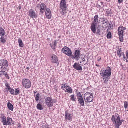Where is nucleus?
Segmentation results:
<instances>
[{
	"instance_id": "obj_1",
	"label": "nucleus",
	"mask_w": 128,
	"mask_h": 128,
	"mask_svg": "<svg viewBox=\"0 0 128 128\" xmlns=\"http://www.w3.org/2000/svg\"><path fill=\"white\" fill-rule=\"evenodd\" d=\"M111 74V68L109 66H108L106 70L100 71V74L102 76L104 83H106L108 81Z\"/></svg>"
},
{
	"instance_id": "obj_2",
	"label": "nucleus",
	"mask_w": 128,
	"mask_h": 128,
	"mask_svg": "<svg viewBox=\"0 0 128 128\" xmlns=\"http://www.w3.org/2000/svg\"><path fill=\"white\" fill-rule=\"evenodd\" d=\"M45 103L47 106L50 107L52 106L54 103H56V101L54 100H53L51 97H46L44 100Z\"/></svg>"
},
{
	"instance_id": "obj_3",
	"label": "nucleus",
	"mask_w": 128,
	"mask_h": 128,
	"mask_svg": "<svg viewBox=\"0 0 128 128\" xmlns=\"http://www.w3.org/2000/svg\"><path fill=\"white\" fill-rule=\"evenodd\" d=\"M39 8L40 9V14H43L47 8L46 5L44 3H41L40 4H38L36 8Z\"/></svg>"
},
{
	"instance_id": "obj_4",
	"label": "nucleus",
	"mask_w": 128,
	"mask_h": 128,
	"mask_svg": "<svg viewBox=\"0 0 128 128\" xmlns=\"http://www.w3.org/2000/svg\"><path fill=\"white\" fill-rule=\"evenodd\" d=\"M22 84L24 87L27 88H29L31 86V82L28 79H23L22 80Z\"/></svg>"
},
{
	"instance_id": "obj_5",
	"label": "nucleus",
	"mask_w": 128,
	"mask_h": 128,
	"mask_svg": "<svg viewBox=\"0 0 128 128\" xmlns=\"http://www.w3.org/2000/svg\"><path fill=\"white\" fill-rule=\"evenodd\" d=\"M80 51L79 50H76L74 53H73V55L72 54L71 56L72 58L73 59H75L76 60H79L80 58Z\"/></svg>"
},
{
	"instance_id": "obj_6",
	"label": "nucleus",
	"mask_w": 128,
	"mask_h": 128,
	"mask_svg": "<svg viewBox=\"0 0 128 128\" xmlns=\"http://www.w3.org/2000/svg\"><path fill=\"white\" fill-rule=\"evenodd\" d=\"M62 52L66 54L69 56H70L72 55V52L70 49L66 46H64L62 49Z\"/></svg>"
},
{
	"instance_id": "obj_7",
	"label": "nucleus",
	"mask_w": 128,
	"mask_h": 128,
	"mask_svg": "<svg viewBox=\"0 0 128 128\" xmlns=\"http://www.w3.org/2000/svg\"><path fill=\"white\" fill-rule=\"evenodd\" d=\"M28 15L30 18L33 19L36 18L37 17V15L36 12L32 9H30L28 12Z\"/></svg>"
},
{
	"instance_id": "obj_8",
	"label": "nucleus",
	"mask_w": 128,
	"mask_h": 128,
	"mask_svg": "<svg viewBox=\"0 0 128 128\" xmlns=\"http://www.w3.org/2000/svg\"><path fill=\"white\" fill-rule=\"evenodd\" d=\"M60 8L62 10H66V4L65 0H62L60 3Z\"/></svg>"
},
{
	"instance_id": "obj_9",
	"label": "nucleus",
	"mask_w": 128,
	"mask_h": 128,
	"mask_svg": "<svg viewBox=\"0 0 128 128\" xmlns=\"http://www.w3.org/2000/svg\"><path fill=\"white\" fill-rule=\"evenodd\" d=\"M103 20L102 21V27L103 28H106L108 26L109 24L108 21L106 18H102Z\"/></svg>"
},
{
	"instance_id": "obj_10",
	"label": "nucleus",
	"mask_w": 128,
	"mask_h": 128,
	"mask_svg": "<svg viewBox=\"0 0 128 128\" xmlns=\"http://www.w3.org/2000/svg\"><path fill=\"white\" fill-rule=\"evenodd\" d=\"M118 34L119 36V38L120 40V42H122L123 41V36L124 31L122 30H120V28H118Z\"/></svg>"
},
{
	"instance_id": "obj_11",
	"label": "nucleus",
	"mask_w": 128,
	"mask_h": 128,
	"mask_svg": "<svg viewBox=\"0 0 128 128\" xmlns=\"http://www.w3.org/2000/svg\"><path fill=\"white\" fill-rule=\"evenodd\" d=\"M74 68L76 70H82V67L80 66V64L75 62L73 65Z\"/></svg>"
},
{
	"instance_id": "obj_12",
	"label": "nucleus",
	"mask_w": 128,
	"mask_h": 128,
	"mask_svg": "<svg viewBox=\"0 0 128 128\" xmlns=\"http://www.w3.org/2000/svg\"><path fill=\"white\" fill-rule=\"evenodd\" d=\"M51 61L52 63H56L58 64V65L59 64V62L58 60V58L57 56L55 55H53L51 57Z\"/></svg>"
},
{
	"instance_id": "obj_13",
	"label": "nucleus",
	"mask_w": 128,
	"mask_h": 128,
	"mask_svg": "<svg viewBox=\"0 0 128 128\" xmlns=\"http://www.w3.org/2000/svg\"><path fill=\"white\" fill-rule=\"evenodd\" d=\"M44 12H45L46 18L48 19H50L51 17V14L50 9L48 8H47Z\"/></svg>"
},
{
	"instance_id": "obj_14",
	"label": "nucleus",
	"mask_w": 128,
	"mask_h": 128,
	"mask_svg": "<svg viewBox=\"0 0 128 128\" xmlns=\"http://www.w3.org/2000/svg\"><path fill=\"white\" fill-rule=\"evenodd\" d=\"M98 15H96L94 18V20L92 24L97 25L100 22V20H98Z\"/></svg>"
},
{
	"instance_id": "obj_15",
	"label": "nucleus",
	"mask_w": 128,
	"mask_h": 128,
	"mask_svg": "<svg viewBox=\"0 0 128 128\" xmlns=\"http://www.w3.org/2000/svg\"><path fill=\"white\" fill-rule=\"evenodd\" d=\"M124 121V120H120V117L118 116L116 119V121L115 123L114 124H116L117 126L118 127L122 124V122Z\"/></svg>"
},
{
	"instance_id": "obj_16",
	"label": "nucleus",
	"mask_w": 128,
	"mask_h": 128,
	"mask_svg": "<svg viewBox=\"0 0 128 128\" xmlns=\"http://www.w3.org/2000/svg\"><path fill=\"white\" fill-rule=\"evenodd\" d=\"M0 65L6 67V68L8 66V63L6 60L3 59L1 60L0 62Z\"/></svg>"
},
{
	"instance_id": "obj_17",
	"label": "nucleus",
	"mask_w": 128,
	"mask_h": 128,
	"mask_svg": "<svg viewBox=\"0 0 128 128\" xmlns=\"http://www.w3.org/2000/svg\"><path fill=\"white\" fill-rule=\"evenodd\" d=\"M6 119L7 125H8L9 126H10L11 125H13L14 124V122L12 120L11 118L8 117Z\"/></svg>"
},
{
	"instance_id": "obj_18",
	"label": "nucleus",
	"mask_w": 128,
	"mask_h": 128,
	"mask_svg": "<svg viewBox=\"0 0 128 128\" xmlns=\"http://www.w3.org/2000/svg\"><path fill=\"white\" fill-rule=\"evenodd\" d=\"M118 116L120 117L118 114L116 113L115 114L114 116H112L111 118V120L114 124L115 123L116 121V119Z\"/></svg>"
},
{
	"instance_id": "obj_19",
	"label": "nucleus",
	"mask_w": 128,
	"mask_h": 128,
	"mask_svg": "<svg viewBox=\"0 0 128 128\" xmlns=\"http://www.w3.org/2000/svg\"><path fill=\"white\" fill-rule=\"evenodd\" d=\"M85 100H84L85 102H90L93 99V95H91V96L88 97V98H85Z\"/></svg>"
},
{
	"instance_id": "obj_20",
	"label": "nucleus",
	"mask_w": 128,
	"mask_h": 128,
	"mask_svg": "<svg viewBox=\"0 0 128 128\" xmlns=\"http://www.w3.org/2000/svg\"><path fill=\"white\" fill-rule=\"evenodd\" d=\"M71 114L68 113L67 111H66L65 114V119L70 120L71 119L72 116Z\"/></svg>"
},
{
	"instance_id": "obj_21",
	"label": "nucleus",
	"mask_w": 128,
	"mask_h": 128,
	"mask_svg": "<svg viewBox=\"0 0 128 128\" xmlns=\"http://www.w3.org/2000/svg\"><path fill=\"white\" fill-rule=\"evenodd\" d=\"M97 26V25H96L92 24H91L90 28L92 32L94 34L96 33V26Z\"/></svg>"
},
{
	"instance_id": "obj_22",
	"label": "nucleus",
	"mask_w": 128,
	"mask_h": 128,
	"mask_svg": "<svg viewBox=\"0 0 128 128\" xmlns=\"http://www.w3.org/2000/svg\"><path fill=\"white\" fill-rule=\"evenodd\" d=\"M1 120L2 122L4 125H7V120L6 119V116L4 115H3V116H2L1 119Z\"/></svg>"
},
{
	"instance_id": "obj_23",
	"label": "nucleus",
	"mask_w": 128,
	"mask_h": 128,
	"mask_svg": "<svg viewBox=\"0 0 128 128\" xmlns=\"http://www.w3.org/2000/svg\"><path fill=\"white\" fill-rule=\"evenodd\" d=\"M78 102L82 106H84V101L83 98H78Z\"/></svg>"
},
{
	"instance_id": "obj_24",
	"label": "nucleus",
	"mask_w": 128,
	"mask_h": 128,
	"mask_svg": "<svg viewBox=\"0 0 128 128\" xmlns=\"http://www.w3.org/2000/svg\"><path fill=\"white\" fill-rule=\"evenodd\" d=\"M7 70L6 67L0 65V72H5Z\"/></svg>"
},
{
	"instance_id": "obj_25",
	"label": "nucleus",
	"mask_w": 128,
	"mask_h": 128,
	"mask_svg": "<svg viewBox=\"0 0 128 128\" xmlns=\"http://www.w3.org/2000/svg\"><path fill=\"white\" fill-rule=\"evenodd\" d=\"M7 107L8 109L11 110L13 111V110L14 108L13 105L11 104L10 102H8L7 103Z\"/></svg>"
},
{
	"instance_id": "obj_26",
	"label": "nucleus",
	"mask_w": 128,
	"mask_h": 128,
	"mask_svg": "<svg viewBox=\"0 0 128 128\" xmlns=\"http://www.w3.org/2000/svg\"><path fill=\"white\" fill-rule=\"evenodd\" d=\"M93 94L91 92H87L85 93L84 95V99L85 100V98H88V97L91 96V95H92Z\"/></svg>"
},
{
	"instance_id": "obj_27",
	"label": "nucleus",
	"mask_w": 128,
	"mask_h": 128,
	"mask_svg": "<svg viewBox=\"0 0 128 128\" xmlns=\"http://www.w3.org/2000/svg\"><path fill=\"white\" fill-rule=\"evenodd\" d=\"M6 33L4 30L0 26V36H4Z\"/></svg>"
},
{
	"instance_id": "obj_28",
	"label": "nucleus",
	"mask_w": 128,
	"mask_h": 128,
	"mask_svg": "<svg viewBox=\"0 0 128 128\" xmlns=\"http://www.w3.org/2000/svg\"><path fill=\"white\" fill-rule=\"evenodd\" d=\"M6 39L4 37V36L1 35V37L0 38V40L1 42L3 43L4 44L6 42Z\"/></svg>"
},
{
	"instance_id": "obj_29",
	"label": "nucleus",
	"mask_w": 128,
	"mask_h": 128,
	"mask_svg": "<svg viewBox=\"0 0 128 128\" xmlns=\"http://www.w3.org/2000/svg\"><path fill=\"white\" fill-rule=\"evenodd\" d=\"M18 42L19 43L20 47H23L24 46V44L23 43L22 41V40L20 38L18 39Z\"/></svg>"
},
{
	"instance_id": "obj_30",
	"label": "nucleus",
	"mask_w": 128,
	"mask_h": 128,
	"mask_svg": "<svg viewBox=\"0 0 128 128\" xmlns=\"http://www.w3.org/2000/svg\"><path fill=\"white\" fill-rule=\"evenodd\" d=\"M68 88H67L66 89V90H65V92H68L69 93H71L72 92V88L69 86V87H68Z\"/></svg>"
},
{
	"instance_id": "obj_31",
	"label": "nucleus",
	"mask_w": 128,
	"mask_h": 128,
	"mask_svg": "<svg viewBox=\"0 0 128 128\" xmlns=\"http://www.w3.org/2000/svg\"><path fill=\"white\" fill-rule=\"evenodd\" d=\"M56 41L54 40V41L53 45H52L51 44H50V46L54 50L55 49V47L56 45Z\"/></svg>"
},
{
	"instance_id": "obj_32",
	"label": "nucleus",
	"mask_w": 128,
	"mask_h": 128,
	"mask_svg": "<svg viewBox=\"0 0 128 128\" xmlns=\"http://www.w3.org/2000/svg\"><path fill=\"white\" fill-rule=\"evenodd\" d=\"M112 9H108L106 11V13L107 14V16H108L109 15L110 16V14H112Z\"/></svg>"
},
{
	"instance_id": "obj_33",
	"label": "nucleus",
	"mask_w": 128,
	"mask_h": 128,
	"mask_svg": "<svg viewBox=\"0 0 128 128\" xmlns=\"http://www.w3.org/2000/svg\"><path fill=\"white\" fill-rule=\"evenodd\" d=\"M36 108L37 109L40 110H41L43 109L42 106L39 103L37 104Z\"/></svg>"
},
{
	"instance_id": "obj_34",
	"label": "nucleus",
	"mask_w": 128,
	"mask_h": 128,
	"mask_svg": "<svg viewBox=\"0 0 128 128\" xmlns=\"http://www.w3.org/2000/svg\"><path fill=\"white\" fill-rule=\"evenodd\" d=\"M14 95H16L20 93V91L19 88H17L15 89L14 91Z\"/></svg>"
},
{
	"instance_id": "obj_35",
	"label": "nucleus",
	"mask_w": 128,
	"mask_h": 128,
	"mask_svg": "<svg viewBox=\"0 0 128 128\" xmlns=\"http://www.w3.org/2000/svg\"><path fill=\"white\" fill-rule=\"evenodd\" d=\"M101 29L100 28V27H97V32L96 34L98 35H100V30Z\"/></svg>"
},
{
	"instance_id": "obj_36",
	"label": "nucleus",
	"mask_w": 128,
	"mask_h": 128,
	"mask_svg": "<svg viewBox=\"0 0 128 128\" xmlns=\"http://www.w3.org/2000/svg\"><path fill=\"white\" fill-rule=\"evenodd\" d=\"M40 94L39 93H38L35 96V99L36 101L39 100L40 98Z\"/></svg>"
},
{
	"instance_id": "obj_37",
	"label": "nucleus",
	"mask_w": 128,
	"mask_h": 128,
	"mask_svg": "<svg viewBox=\"0 0 128 128\" xmlns=\"http://www.w3.org/2000/svg\"><path fill=\"white\" fill-rule=\"evenodd\" d=\"M70 99L73 101H76V97H74V95L73 94L70 96Z\"/></svg>"
},
{
	"instance_id": "obj_38",
	"label": "nucleus",
	"mask_w": 128,
	"mask_h": 128,
	"mask_svg": "<svg viewBox=\"0 0 128 128\" xmlns=\"http://www.w3.org/2000/svg\"><path fill=\"white\" fill-rule=\"evenodd\" d=\"M106 37L108 39H110L112 38L111 32H108L106 35Z\"/></svg>"
},
{
	"instance_id": "obj_39",
	"label": "nucleus",
	"mask_w": 128,
	"mask_h": 128,
	"mask_svg": "<svg viewBox=\"0 0 128 128\" xmlns=\"http://www.w3.org/2000/svg\"><path fill=\"white\" fill-rule=\"evenodd\" d=\"M8 90V91H9L10 93L11 94L14 95V89H13L12 88H11V89H10V90Z\"/></svg>"
},
{
	"instance_id": "obj_40",
	"label": "nucleus",
	"mask_w": 128,
	"mask_h": 128,
	"mask_svg": "<svg viewBox=\"0 0 128 128\" xmlns=\"http://www.w3.org/2000/svg\"><path fill=\"white\" fill-rule=\"evenodd\" d=\"M122 48H118V50H117V54H121L122 52Z\"/></svg>"
},
{
	"instance_id": "obj_41",
	"label": "nucleus",
	"mask_w": 128,
	"mask_h": 128,
	"mask_svg": "<svg viewBox=\"0 0 128 128\" xmlns=\"http://www.w3.org/2000/svg\"><path fill=\"white\" fill-rule=\"evenodd\" d=\"M118 28H120V30H122L124 31L126 29V28L125 27H124L122 26H120L118 27Z\"/></svg>"
},
{
	"instance_id": "obj_42",
	"label": "nucleus",
	"mask_w": 128,
	"mask_h": 128,
	"mask_svg": "<svg viewBox=\"0 0 128 128\" xmlns=\"http://www.w3.org/2000/svg\"><path fill=\"white\" fill-rule=\"evenodd\" d=\"M66 10H62V11L60 12L61 14L64 15H65L66 13Z\"/></svg>"
},
{
	"instance_id": "obj_43",
	"label": "nucleus",
	"mask_w": 128,
	"mask_h": 128,
	"mask_svg": "<svg viewBox=\"0 0 128 128\" xmlns=\"http://www.w3.org/2000/svg\"><path fill=\"white\" fill-rule=\"evenodd\" d=\"M77 98H81L82 97V96L80 94V92H79L77 94Z\"/></svg>"
},
{
	"instance_id": "obj_44",
	"label": "nucleus",
	"mask_w": 128,
	"mask_h": 128,
	"mask_svg": "<svg viewBox=\"0 0 128 128\" xmlns=\"http://www.w3.org/2000/svg\"><path fill=\"white\" fill-rule=\"evenodd\" d=\"M124 107L125 109H126L128 107V104L126 102L124 101Z\"/></svg>"
},
{
	"instance_id": "obj_45",
	"label": "nucleus",
	"mask_w": 128,
	"mask_h": 128,
	"mask_svg": "<svg viewBox=\"0 0 128 128\" xmlns=\"http://www.w3.org/2000/svg\"><path fill=\"white\" fill-rule=\"evenodd\" d=\"M5 86L7 88L8 90H9L11 88L10 87V86L8 84V83L5 84Z\"/></svg>"
},
{
	"instance_id": "obj_46",
	"label": "nucleus",
	"mask_w": 128,
	"mask_h": 128,
	"mask_svg": "<svg viewBox=\"0 0 128 128\" xmlns=\"http://www.w3.org/2000/svg\"><path fill=\"white\" fill-rule=\"evenodd\" d=\"M64 83V84H62V85L64 86V89H66L67 88H68V87H69V86H67L65 83Z\"/></svg>"
},
{
	"instance_id": "obj_47",
	"label": "nucleus",
	"mask_w": 128,
	"mask_h": 128,
	"mask_svg": "<svg viewBox=\"0 0 128 128\" xmlns=\"http://www.w3.org/2000/svg\"><path fill=\"white\" fill-rule=\"evenodd\" d=\"M42 127V128H48V125L46 124L43 125Z\"/></svg>"
},
{
	"instance_id": "obj_48",
	"label": "nucleus",
	"mask_w": 128,
	"mask_h": 128,
	"mask_svg": "<svg viewBox=\"0 0 128 128\" xmlns=\"http://www.w3.org/2000/svg\"><path fill=\"white\" fill-rule=\"evenodd\" d=\"M5 76L6 77V78L9 79L10 78V77L8 76V75L7 72L6 73V74L5 75Z\"/></svg>"
},
{
	"instance_id": "obj_49",
	"label": "nucleus",
	"mask_w": 128,
	"mask_h": 128,
	"mask_svg": "<svg viewBox=\"0 0 128 128\" xmlns=\"http://www.w3.org/2000/svg\"><path fill=\"white\" fill-rule=\"evenodd\" d=\"M122 55L123 56V60H124V59H126V58L125 57V55L124 54V53H122Z\"/></svg>"
},
{
	"instance_id": "obj_50",
	"label": "nucleus",
	"mask_w": 128,
	"mask_h": 128,
	"mask_svg": "<svg viewBox=\"0 0 128 128\" xmlns=\"http://www.w3.org/2000/svg\"><path fill=\"white\" fill-rule=\"evenodd\" d=\"M101 59V57L100 56L98 57L97 58V60L98 61H99Z\"/></svg>"
},
{
	"instance_id": "obj_51",
	"label": "nucleus",
	"mask_w": 128,
	"mask_h": 128,
	"mask_svg": "<svg viewBox=\"0 0 128 128\" xmlns=\"http://www.w3.org/2000/svg\"><path fill=\"white\" fill-rule=\"evenodd\" d=\"M122 0H118V2L119 3H120L122 2Z\"/></svg>"
},
{
	"instance_id": "obj_52",
	"label": "nucleus",
	"mask_w": 128,
	"mask_h": 128,
	"mask_svg": "<svg viewBox=\"0 0 128 128\" xmlns=\"http://www.w3.org/2000/svg\"><path fill=\"white\" fill-rule=\"evenodd\" d=\"M100 4V5L102 6L103 4V2H100V3H99Z\"/></svg>"
},
{
	"instance_id": "obj_53",
	"label": "nucleus",
	"mask_w": 128,
	"mask_h": 128,
	"mask_svg": "<svg viewBox=\"0 0 128 128\" xmlns=\"http://www.w3.org/2000/svg\"><path fill=\"white\" fill-rule=\"evenodd\" d=\"M22 7L20 6H18V8L20 10L21 8Z\"/></svg>"
},
{
	"instance_id": "obj_54",
	"label": "nucleus",
	"mask_w": 128,
	"mask_h": 128,
	"mask_svg": "<svg viewBox=\"0 0 128 128\" xmlns=\"http://www.w3.org/2000/svg\"><path fill=\"white\" fill-rule=\"evenodd\" d=\"M2 75H4V76L6 74V72H2Z\"/></svg>"
},
{
	"instance_id": "obj_55",
	"label": "nucleus",
	"mask_w": 128,
	"mask_h": 128,
	"mask_svg": "<svg viewBox=\"0 0 128 128\" xmlns=\"http://www.w3.org/2000/svg\"><path fill=\"white\" fill-rule=\"evenodd\" d=\"M126 56H127V58L128 59V52H126Z\"/></svg>"
},
{
	"instance_id": "obj_56",
	"label": "nucleus",
	"mask_w": 128,
	"mask_h": 128,
	"mask_svg": "<svg viewBox=\"0 0 128 128\" xmlns=\"http://www.w3.org/2000/svg\"><path fill=\"white\" fill-rule=\"evenodd\" d=\"M64 86H61V88L62 89V90H65V89L64 88Z\"/></svg>"
},
{
	"instance_id": "obj_57",
	"label": "nucleus",
	"mask_w": 128,
	"mask_h": 128,
	"mask_svg": "<svg viewBox=\"0 0 128 128\" xmlns=\"http://www.w3.org/2000/svg\"><path fill=\"white\" fill-rule=\"evenodd\" d=\"M2 72L1 73V72H0V77H1L2 75Z\"/></svg>"
},
{
	"instance_id": "obj_58",
	"label": "nucleus",
	"mask_w": 128,
	"mask_h": 128,
	"mask_svg": "<svg viewBox=\"0 0 128 128\" xmlns=\"http://www.w3.org/2000/svg\"><path fill=\"white\" fill-rule=\"evenodd\" d=\"M82 59L83 60L82 62H84L85 61V59L84 58H82Z\"/></svg>"
},
{
	"instance_id": "obj_59",
	"label": "nucleus",
	"mask_w": 128,
	"mask_h": 128,
	"mask_svg": "<svg viewBox=\"0 0 128 128\" xmlns=\"http://www.w3.org/2000/svg\"><path fill=\"white\" fill-rule=\"evenodd\" d=\"M118 56H119V57H121L122 55L121 54H118Z\"/></svg>"
},
{
	"instance_id": "obj_60",
	"label": "nucleus",
	"mask_w": 128,
	"mask_h": 128,
	"mask_svg": "<svg viewBox=\"0 0 128 128\" xmlns=\"http://www.w3.org/2000/svg\"><path fill=\"white\" fill-rule=\"evenodd\" d=\"M26 68L27 70H29V69H30V68H29L28 67H26Z\"/></svg>"
},
{
	"instance_id": "obj_61",
	"label": "nucleus",
	"mask_w": 128,
	"mask_h": 128,
	"mask_svg": "<svg viewBox=\"0 0 128 128\" xmlns=\"http://www.w3.org/2000/svg\"><path fill=\"white\" fill-rule=\"evenodd\" d=\"M97 6H99L100 7L101 6V5L100 4H97Z\"/></svg>"
},
{
	"instance_id": "obj_62",
	"label": "nucleus",
	"mask_w": 128,
	"mask_h": 128,
	"mask_svg": "<svg viewBox=\"0 0 128 128\" xmlns=\"http://www.w3.org/2000/svg\"><path fill=\"white\" fill-rule=\"evenodd\" d=\"M34 92V96H35V94L36 93V92Z\"/></svg>"
},
{
	"instance_id": "obj_63",
	"label": "nucleus",
	"mask_w": 128,
	"mask_h": 128,
	"mask_svg": "<svg viewBox=\"0 0 128 128\" xmlns=\"http://www.w3.org/2000/svg\"><path fill=\"white\" fill-rule=\"evenodd\" d=\"M126 60V62H128V60L126 58V59H124V60Z\"/></svg>"
},
{
	"instance_id": "obj_64",
	"label": "nucleus",
	"mask_w": 128,
	"mask_h": 128,
	"mask_svg": "<svg viewBox=\"0 0 128 128\" xmlns=\"http://www.w3.org/2000/svg\"><path fill=\"white\" fill-rule=\"evenodd\" d=\"M96 66H99V65H98L97 64H96Z\"/></svg>"
}]
</instances>
